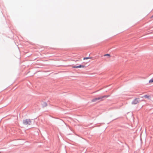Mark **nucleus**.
Listing matches in <instances>:
<instances>
[{"label": "nucleus", "mask_w": 153, "mask_h": 153, "mask_svg": "<svg viewBox=\"0 0 153 153\" xmlns=\"http://www.w3.org/2000/svg\"><path fill=\"white\" fill-rule=\"evenodd\" d=\"M92 58V57H84V58H83V59L84 60H85V59H91Z\"/></svg>", "instance_id": "obj_5"}, {"label": "nucleus", "mask_w": 153, "mask_h": 153, "mask_svg": "<svg viewBox=\"0 0 153 153\" xmlns=\"http://www.w3.org/2000/svg\"><path fill=\"white\" fill-rule=\"evenodd\" d=\"M109 95H104L103 96L99 97L98 98H95L93 99L92 100V102H96L97 100H100V101H102L103 100V98H107L109 97Z\"/></svg>", "instance_id": "obj_1"}, {"label": "nucleus", "mask_w": 153, "mask_h": 153, "mask_svg": "<svg viewBox=\"0 0 153 153\" xmlns=\"http://www.w3.org/2000/svg\"><path fill=\"white\" fill-rule=\"evenodd\" d=\"M153 17V15L152 16L151 18Z\"/></svg>", "instance_id": "obj_10"}, {"label": "nucleus", "mask_w": 153, "mask_h": 153, "mask_svg": "<svg viewBox=\"0 0 153 153\" xmlns=\"http://www.w3.org/2000/svg\"><path fill=\"white\" fill-rule=\"evenodd\" d=\"M31 121L30 119H26L24 120L23 123L25 125H30L31 123Z\"/></svg>", "instance_id": "obj_2"}, {"label": "nucleus", "mask_w": 153, "mask_h": 153, "mask_svg": "<svg viewBox=\"0 0 153 153\" xmlns=\"http://www.w3.org/2000/svg\"><path fill=\"white\" fill-rule=\"evenodd\" d=\"M77 68H84L85 67V66L83 65H80L79 66H77Z\"/></svg>", "instance_id": "obj_4"}, {"label": "nucleus", "mask_w": 153, "mask_h": 153, "mask_svg": "<svg viewBox=\"0 0 153 153\" xmlns=\"http://www.w3.org/2000/svg\"><path fill=\"white\" fill-rule=\"evenodd\" d=\"M143 97L146 98H148V99L149 98V97L147 95H145V96H144Z\"/></svg>", "instance_id": "obj_6"}, {"label": "nucleus", "mask_w": 153, "mask_h": 153, "mask_svg": "<svg viewBox=\"0 0 153 153\" xmlns=\"http://www.w3.org/2000/svg\"><path fill=\"white\" fill-rule=\"evenodd\" d=\"M72 68H77V66H73Z\"/></svg>", "instance_id": "obj_9"}, {"label": "nucleus", "mask_w": 153, "mask_h": 153, "mask_svg": "<svg viewBox=\"0 0 153 153\" xmlns=\"http://www.w3.org/2000/svg\"><path fill=\"white\" fill-rule=\"evenodd\" d=\"M139 99L136 98L133 101L132 104L134 105L136 104L139 103Z\"/></svg>", "instance_id": "obj_3"}, {"label": "nucleus", "mask_w": 153, "mask_h": 153, "mask_svg": "<svg viewBox=\"0 0 153 153\" xmlns=\"http://www.w3.org/2000/svg\"><path fill=\"white\" fill-rule=\"evenodd\" d=\"M152 82H153V79H150L149 81V83H152Z\"/></svg>", "instance_id": "obj_7"}, {"label": "nucleus", "mask_w": 153, "mask_h": 153, "mask_svg": "<svg viewBox=\"0 0 153 153\" xmlns=\"http://www.w3.org/2000/svg\"><path fill=\"white\" fill-rule=\"evenodd\" d=\"M104 56H109V57H110V54H105L104 55Z\"/></svg>", "instance_id": "obj_8"}]
</instances>
